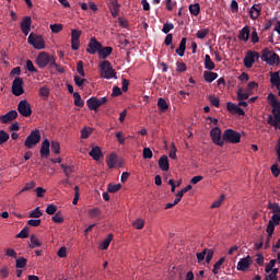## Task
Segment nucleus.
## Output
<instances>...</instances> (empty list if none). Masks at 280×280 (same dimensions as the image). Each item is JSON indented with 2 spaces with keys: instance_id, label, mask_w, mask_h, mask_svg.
Wrapping results in <instances>:
<instances>
[{
  "instance_id": "nucleus-1",
  "label": "nucleus",
  "mask_w": 280,
  "mask_h": 280,
  "mask_svg": "<svg viewBox=\"0 0 280 280\" xmlns=\"http://www.w3.org/2000/svg\"><path fill=\"white\" fill-rule=\"evenodd\" d=\"M268 101L270 106L272 107V115L268 116L267 124L269 126H273V128L280 130V102L277 100V95L270 93L268 95Z\"/></svg>"
},
{
  "instance_id": "nucleus-2",
  "label": "nucleus",
  "mask_w": 280,
  "mask_h": 280,
  "mask_svg": "<svg viewBox=\"0 0 280 280\" xmlns=\"http://www.w3.org/2000/svg\"><path fill=\"white\" fill-rule=\"evenodd\" d=\"M100 77L104 80H117V71L113 69L110 61L104 60L100 63Z\"/></svg>"
},
{
  "instance_id": "nucleus-3",
  "label": "nucleus",
  "mask_w": 280,
  "mask_h": 280,
  "mask_svg": "<svg viewBox=\"0 0 280 280\" xmlns=\"http://www.w3.org/2000/svg\"><path fill=\"white\" fill-rule=\"evenodd\" d=\"M260 58L262 62H267L269 67H275V65L280 63L279 55L268 48L262 49Z\"/></svg>"
},
{
  "instance_id": "nucleus-4",
  "label": "nucleus",
  "mask_w": 280,
  "mask_h": 280,
  "mask_svg": "<svg viewBox=\"0 0 280 280\" xmlns=\"http://www.w3.org/2000/svg\"><path fill=\"white\" fill-rule=\"evenodd\" d=\"M54 59V56H49L46 51H42L37 55L35 62L39 69H45V67H51Z\"/></svg>"
},
{
  "instance_id": "nucleus-5",
  "label": "nucleus",
  "mask_w": 280,
  "mask_h": 280,
  "mask_svg": "<svg viewBox=\"0 0 280 280\" xmlns=\"http://www.w3.org/2000/svg\"><path fill=\"white\" fill-rule=\"evenodd\" d=\"M38 143H40V130L35 129L26 137L24 145L28 150H32V148H34V145H38Z\"/></svg>"
},
{
  "instance_id": "nucleus-6",
  "label": "nucleus",
  "mask_w": 280,
  "mask_h": 280,
  "mask_svg": "<svg viewBox=\"0 0 280 280\" xmlns=\"http://www.w3.org/2000/svg\"><path fill=\"white\" fill-rule=\"evenodd\" d=\"M223 141L226 143H240L242 141V135L233 129H226L223 132Z\"/></svg>"
},
{
  "instance_id": "nucleus-7",
  "label": "nucleus",
  "mask_w": 280,
  "mask_h": 280,
  "mask_svg": "<svg viewBox=\"0 0 280 280\" xmlns=\"http://www.w3.org/2000/svg\"><path fill=\"white\" fill-rule=\"evenodd\" d=\"M27 43L32 45L34 49H45V38L35 33L28 35Z\"/></svg>"
},
{
  "instance_id": "nucleus-8",
  "label": "nucleus",
  "mask_w": 280,
  "mask_h": 280,
  "mask_svg": "<svg viewBox=\"0 0 280 280\" xmlns=\"http://www.w3.org/2000/svg\"><path fill=\"white\" fill-rule=\"evenodd\" d=\"M18 113L22 115V117H32V105L27 100H22L18 104Z\"/></svg>"
},
{
  "instance_id": "nucleus-9",
  "label": "nucleus",
  "mask_w": 280,
  "mask_h": 280,
  "mask_svg": "<svg viewBox=\"0 0 280 280\" xmlns=\"http://www.w3.org/2000/svg\"><path fill=\"white\" fill-rule=\"evenodd\" d=\"M12 93L15 97H21L23 93H25V89H23V78L18 77L12 82Z\"/></svg>"
},
{
  "instance_id": "nucleus-10",
  "label": "nucleus",
  "mask_w": 280,
  "mask_h": 280,
  "mask_svg": "<svg viewBox=\"0 0 280 280\" xmlns=\"http://www.w3.org/2000/svg\"><path fill=\"white\" fill-rule=\"evenodd\" d=\"M210 137L212 139V143L215 145H220V148L224 145V139L222 140V129H220V127L212 128L210 130Z\"/></svg>"
},
{
  "instance_id": "nucleus-11",
  "label": "nucleus",
  "mask_w": 280,
  "mask_h": 280,
  "mask_svg": "<svg viewBox=\"0 0 280 280\" xmlns=\"http://www.w3.org/2000/svg\"><path fill=\"white\" fill-rule=\"evenodd\" d=\"M260 57L261 55H259V52L257 51H253V50L247 51L244 58V66L246 67V69H250L253 65H255V60H259Z\"/></svg>"
},
{
  "instance_id": "nucleus-12",
  "label": "nucleus",
  "mask_w": 280,
  "mask_h": 280,
  "mask_svg": "<svg viewBox=\"0 0 280 280\" xmlns=\"http://www.w3.org/2000/svg\"><path fill=\"white\" fill-rule=\"evenodd\" d=\"M102 49V43L97 40V38L92 37L88 44L86 52L95 56V54H100Z\"/></svg>"
},
{
  "instance_id": "nucleus-13",
  "label": "nucleus",
  "mask_w": 280,
  "mask_h": 280,
  "mask_svg": "<svg viewBox=\"0 0 280 280\" xmlns=\"http://www.w3.org/2000/svg\"><path fill=\"white\" fill-rule=\"evenodd\" d=\"M275 226H279V218L272 214L266 229L267 235H269V237H272V235L275 234Z\"/></svg>"
},
{
  "instance_id": "nucleus-14",
  "label": "nucleus",
  "mask_w": 280,
  "mask_h": 280,
  "mask_svg": "<svg viewBox=\"0 0 280 280\" xmlns=\"http://www.w3.org/2000/svg\"><path fill=\"white\" fill-rule=\"evenodd\" d=\"M19 117V112L15 109L10 110L9 113L0 116L1 124H10V121H14Z\"/></svg>"
},
{
  "instance_id": "nucleus-15",
  "label": "nucleus",
  "mask_w": 280,
  "mask_h": 280,
  "mask_svg": "<svg viewBox=\"0 0 280 280\" xmlns=\"http://www.w3.org/2000/svg\"><path fill=\"white\" fill-rule=\"evenodd\" d=\"M250 264H253V259L250 258V256H247L237 262L236 268L241 272H245V270H248V268H250Z\"/></svg>"
},
{
  "instance_id": "nucleus-16",
  "label": "nucleus",
  "mask_w": 280,
  "mask_h": 280,
  "mask_svg": "<svg viewBox=\"0 0 280 280\" xmlns=\"http://www.w3.org/2000/svg\"><path fill=\"white\" fill-rule=\"evenodd\" d=\"M21 30L22 34L27 36L30 32L32 31V18L31 16H24L23 21L21 22Z\"/></svg>"
},
{
  "instance_id": "nucleus-17",
  "label": "nucleus",
  "mask_w": 280,
  "mask_h": 280,
  "mask_svg": "<svg viewBox=\"0 0 280 280\" xmlns=\"http://www.w3.org/2000/svg\"><path fill=\"white\" fill-rule=\"evenodd\" d=\"M50 145H51V143L49 142V139H45L42 142V148L39 150L42 159H49V154H50L49 148H50Z\"/></svg>"
},
{
  "instance_id": "nucleus-18",
  "label": "nucleus",
  "mask_w": 280,
  "mask_h": 280,
  "mask_svg": "<svg viewBox=\"0 0 280 280\" xmlns=\"http://www.w3.org/2000/svg\"><path fill=\"white\" fill-rule=\"evenodd\" d=\"M226 109H228L229 113H231L232 115H245L244 109H242V107L237 106L235 103L229 102V103L226 104Z\"/></svg>"
},
{
  "instance_id": "nucleus-19",
  "label": "nucleus",
  "mask_w": 280,
  "mask_h": 280,
  "mask_svg": "<svg viewBox=\"0 0 280 280\" xmlns=\"http://www.w3.org/2000/svg\"><path fill=\"white\" fill-rule=\"evenodd\" d=\"M86 106L89 110H97L102 106V103H100V98L92 96L86 101Z\"/></svg>"
},
{
  "instance_id": "nucleus-20",
  "label": "nucleus",
  "mask_w": 280,
  "mask_h": 280,
  "mask_svg": "<svg viewBox=\"0 0 280 280\" xmlns=\"http://www.w3.org/2000/svg\"><path fill=\"white\" fill-rule=\"evenodd\" d=\"M121 8V5L119 4L118 0H113L109 4V10L112 12V16L114 19H117L119 16V9Z\"/></svg>"
},
{
  "instance_id": "nucleus-21",
  "label": "nucleus",
  "mask_w": 280,
  "mask_h": 280,
  "mask_svg": "<svg viewBox=\"0 0 280 280\" xmlns=\"http://www.w3.org/2000/svg\"><path fill=\"white\" fill-rule=\"evenodd\" d=\"M248 38H250V27L244 26L238 33V40H243L244 43H248Z\"/></svg>"
},
{
  "instance_id": "nucleus-22",
  "label": "nucleus",
  "mask_w": 280,
  "mask_h": 280,
  "mask_svg": "<svg viewBox=\"0 0 280 280\" xmlns=\"http://www.w3.org/2000/svg\"><path fill=\"white\" fill-rule=\"evenodd\" d=\"M90 156H92V159L94 161H100V159L104 158V154L102 153V149L100 147H93L92 150L89 152Z\"/></svg>"
},
{
  "instance_id": "nucleus-23",
  "label": "nucleus",
  "mask_w": 280,
  "mask_h": 280,
  "mask_svg": "<svg viewBox=\"0 0 280 280\" xmlns=\"http://www.w3.org/2000/svg\"><path fill=\"white\" fill-rule=\"evenodd\" d=\"M159 167L162 170V172H168L170 171V160L167 159V155H162L159 160Z\"/></svg>"
},
{
  "instance_id": "nucleus-24",
  "label": "nucleus",
  "mask_w": 280,
  "mask_h": 280,
  "mask_svg": "<svg viewBox=\"0 0 280 280\" xmlns=\"http://www.w3.org/2000/svg\"><path fill=\"white\" fill-rule=\"evenodd\" d=\"M110 54H113V47L107 46V47H101V50H98V58H101L102 60H106V58H108V56H110Z\"/></svg>"
},
{
  "instance_id": "nucleus-25",
  "label": "nucleus",
  "mask_w": 280,
  "mask_h": 280,
  "mask_svg": "<svg viewBox=\"0 0 280 280\" xmlns=\"http://www.w3.org/2000/svg\"><path fill=\"white\" fill-rule=\"evenodd\" d=\"M249 14L250 19H253L254 21L259 19V16L261 15V7H259V4H254L250 8Z\"/></svg>"
},
{
  "instance_id": "nucleus-26",
  "label": "nucleus",
  "mask_w": 280,
  "mask_h": 280,
  "mask_svg": "<svg viewBox=\"0 0 280 280\" xmlns=\"http://www.w3.org/2000/svg\"><path fill=\"white\" fill-rule=\"evenodd\" d=\"M270 83L276 86V89H280V72H270Z\"/></svg>"
},
{
  "instance_id": "nucleus-27",
  "label": "nucleus",
  "mask_w": 280,
  "mask_h": 280,
  "mask_svg": "<svg viewBox=\"0 0 280 280\" xmlns=\"http://www.w3.org/2000/svg\"><path fill=\"white\" fill-rule=\"evenodd\" d=\"M187 49V38L183 37L178 48L175 50L176 54H178L180 56V58H183V56H185V50Z\"/></svg>"
},
{
  "instance_id": "nucleus-28",
  "label": "nucleus",
  "mask_w": 280,
  "mask_h": 280,
  "mask_svg": "<svg viewBox=\"0 0 280 280\" xmlns=\"http://www.w3.org/2000/svg\"><path fill=\"white\" fill-rule=\"evenodd\" d=\"M107 167L109 170H113L117 167V154L112 153L107 159H106Z\"/></svg>"
},
{
  "instance_id": "nucleus-29",
  "label": "nucleus",
  "mask_w": 280,
  "mask_h": 280,
  "mask_svg": "<svg viewBox=\"0 0 280 280\" xmlns=\"http://www.w3.org/2000/svg\"><path fill=\"white\" fill-rule=\"evenodd\" d=\"M113 242V234H108L107 237L101 242L100 249L101 250H107L108 246H110V243Z\"/></svg>"
},
{
  "instance_id": "nucleus-30",
  "label": "nucleus",
  "mask_w": 280,
  "mask_h": 280,
  "mask_svg": "<svg viewBox=\"0 0 280 280\" xmlns=\"http://www.w3.org/2000/svg\"><path fill=\"white\" fill-rule=\"evenodd\" d=\"M203 80H206L208 83H211L214 80H218V73L217 72H211V71H205L203 72Z\"/></svg>"
},
{
  "instance_id": "nucleus-31",
  "label": "nucleus",
  "mask_w": 280,
  "mask_h": 280,
  "mask_svg": "<svg viewBox=\"0 0 280 280\" xmlns=\"http://www.w3.org/2000/svg\"><path fill=\"white\" fill-rule=\"evenodd\" d=\"M205 69H207L208 71H213V69H215V63L209 55H206L205 57Z\"/></svg>"
},
{
  "instance_id": "nucleus-32",
  "label": "nucleus",
  "mask_w": 280,
  "mask_h": 280,
  "mask_svg": "<svg viewBox=\"0 0 280 280\" xmlns=\"http://www.w3.org/2000/svg\"><path fill=\"white\" fill-rule=\"evenodd\" d=\"M267 208L273 213V215H280L279 203L269 201Z\"/></svg>"
},
{
  "instance_id": "nucleus-33",
  "label": "nucleus",
  "mask_w": 280,
  "mask_h": 280,
  "mask_svg": "<svg viewBox=\"0 0 280 280\" xmlns=\"http://www.w3.org/2000/svg\"><path fill=\"white\" fill-rule=\"evenodd\" d=\"M188 10L191 16H198L200 14V3L189 4Z\"/></svg>"
},
{
  "instance_id": "nucleus-34",
  "label": "nucleus",
  "mask_w": 280,
  "mask_h": 280,
  "mask_svg": "<svg viewBox=\"0 0 280 280\" xmlns=\"http://www.w3.org/2000/svg\"><path fill=\"white\" fill-rule=\"evenodd\" d=\"M158 108H159V110H161V113H165V110H167V108H170V105L167 104V101H165V98L160 97L158 100Z\"/></svg>"
},
{
  "instance_id": "nucleus-35",
  "label": "nucleus",
  "mask_w": 280,
  "mask_h": 280,
  "mask_svg": "<svg viewBox=\"0 0 280 280\" xmlns=\"http://www.w3.org/2000/svg\"><path fill=\"white\" fill-rule=\"evenodd\" d=\"M31 243H30V248H38L40 246H43V243H40V241L38 240V237H36V235L32 234L31 235Z\"/></svg>"
},
{
  "instance_id": "nucleus-36",
  "label": "nucleus",
  "mask_w": 280,
  "mask_h": 280,
  "mask_svg": "<svg viewBox=\"0 0 280 280\" xmlns=\"http://www.w3.org/2000/svg\"><path fill=\"white\" fill-rule=\"evenodd\" d=\"M226 261V258L221 257L213 266L212 272L213 275H219L220 273V268H222V265Z\"/></svg>"
},
{
  "instance_id": "nucleus-37",
  "label": "nucleus",
  "mask_w": 280,
  "mask_h": 280,
  "mask_svg": "<svg viewBox=\"0 0 280 280\" xmlns=\"http://www.w3.org/2000/svg\"><path fill=\"white\" fill-rule=\"evenodd\" d=\"M73 100H74V106H79V108H82V106H84V101L82 100V96L80 95V93L74 92Z\"/></svg>"
},
{
  "instance_id": "nucleus-38",
  "label": "nucleus",
  "mask_w": 280,
  "mask_h": 280,
  "mask_svg": "<svg viewBox=\"0 0 280 280\" xmlns=\"http://www.w3.org/2000/svg\"><path fill=\"white\" fill-rule=\"evenodd\" d=\"M89 218L95 219L102 215V210L100 208H93L88 211Z\"/></svg>"
},
{
  "instance_id": "nucleus-39",
  "label": "nucleus",
  "mask_w": 280,
  "mask_h": 280,
  "mask_svg": "<svg viewBox=\"0 0 280 280\" xmlns=\"http://www.w3.org/2000/svg\"><path fill=\"white\" fill-rule=\"evenodd\" d=\"M248 97H250V93L249 92H244V90L240 89L237 91V100L240 102H243L244 100H248Z\"/></svg>"
},
{
  "instance_id": "nucleus-40",
  "label": "nucleus",
  "mask_w": 280,
  "mask_h": 280,
  "mask_svg": "<svg viewBox=\"0 0 280 280\" xmlns=\"http://www.w3.org/2000/svg\"><path fill=\"white\" fill-rule=\"evenodd\" d=\"M16 237L19 240H25V238L30 237V228L24 226V229L19 234H16Z\"/></svg>"
},
{
  "instance_id": "nucleus-41",
  "label": "nucleus",
  "mask_w": 280,
  "mask_h": 280,
  "mask_svg": "<svg viewBox=\"0 0 280 280\" xmlns=\"http://www.w3.org/2000/svg\"><path fill=\"white\" fill-rule=\"evenodd\" d=\"M121 189V184H108L107 190L109 194H117Z\"/></svg>"
},
{
  "instance_id": "nucleus-42",
  "label": "nucleus",
  "mask_w": 280,
  "mask_h": 280,
  "mask_svg": "<svg viewBox=\"0 0 280 280\" xmlns=\"http://www.w3.org/2000/svg\"><path fill=\"white\" fill-rule=\"evenodd\" d=\"M277 266V259H271L268 264L265 265V272L270 273L272 269Z\"/></svg>"
},
{
  "instance_id": "nucleus-43",
  "label": "nucleus",
  "mask_w": 280,
  "mask_h": 280,
  "mask_svg": "<svg viewBox=\"0 0 280 280\" xmlns=\"http://www.w3.org/2000/svg\"><path fill=\"white\" fill-rule=\"evenodd\" d=\"M77 73L81 75V78H85L86 73H84V62L82 60L77 63Z\"/></svg>"
},
{
  "instance_id": "nucleus-44",
  "label": "nucleus",
  "mask_w": 280,
  "mask_h": 280,
  "mask_svg": "<svg viewBox=\"0 0 280 280\" xmlns=\"http://www.w3.org/2000/svg\"><path fill=\"white\" fill-rule=\"evenodd\" d=\"M10 140V133L5 132L4 130H0V145L7 143Z\"/></svg>"
},
{
  "instance_id": "nucleus-45",
  "label": "nucleus",
  "mask_w": 280,
  "mask_h": 280,
  "mask_svg": "<svg viewBox=\"0 0 280 280\" xmlns=\"http://www.w3.org/2000/svg\"><path fill=\"white\" fill-rule=\"evenodd\" d=\"M50 148H51V152H54V154H60V142H58L56 140L51 141Z\"/></svg>"
},
{
  "instance_id": "nucleus-46",
  "label": "nucleus",
  "mask_w": 280,
  "mask_h": 280,
  "mask_svg": "<svg viewBox=\"0 0 280 280\" xmlns=\"http://www.w3.org/2000/svg\"><path fill=\"white\" fill-rule=\"evenodd\" d=\"M27 266V260L25 257H20L15 260V268H25Z\"/></svg>"
},
{
  "instance_id": "nucleus-47",
  "label": "nucleus",
  "mask_w": 280,
  "mask_h": 280,
  "mask_svg": "<svg viewBox=\"0 0 280 280\" xmlns=\"http://www.w3.org/2000/svg\"><path fill=\"white\" fill-rule=\"evenodd\" d=\"M57 211H58V207L54 203L48 205L46 208V213L48 215H55Z\"/></svg>"
},
{
  "instance_id": "nucleus-48",
  "label": "nucleus",
  "mask_w": 280,
  "mask_h": 280,
  "mask_svg": "<svg viewBox=\"0 0 280 280\" xmlns=\"http://www.w3.org/2000/svg\"><path fill=\"white\" fill-rule=\"evenodd\" d=\"M61 170H63L65 175L67 176V178H69V176H71V174L73 172V166H69L67 164H61Z\"/></svg>"
},
{
  "instance_id": "nucleus-49",
  "label": "nucleus",
  "mask_w": 280,
  "mask_h": 280,
  "mask_svg": "<svg viewBox=\"0 0 280 280\" xmlns=\"http://www.w3.org/2000/svg\"><path fill=\"white\" fill-rule=\"evenodd\" d=\"M43 211H40V208L37 207L33 211L30 212L28 218H42Z\"/></svg>"
},
{
  "instance_id": "nucleus-50",
  "label": "nucleus",
  "mask_w": 280,
  "mask_h": 280,
  "mask_svg": "<svg viewBox=\"0 0 280 280\" xmlns=\"http://www.w3.org/2000/svg\"><path fill=\"white\" fill-rule=\"evenodd\" d=\"M209 34V28L199 30L196 34V37L202 40L203 38H207Z\"/></svg>"
},
{
  "instance_id": "nucleus-51",
  "label": "nucleus",
  "mask_w": 280,
  "mask_h": 280,
  "mask_svg": "<svg viewBox=\"0 0 280 280\" xmlns=\"http://www.w3.org/2000/svg\"><path fill=\"white\" fill-rule=\"evenodd\" d=\"M52 222H55V224H62L65 222V218L62 217V213L57 212L54 217H52Z\"/></svg>"
},
{
  "instance_id": "nucleus-52",
  "label": "nucleus",
  "mask_w": 280,
  "mask_h": 280,
  "mask_svg": "<svg viewBox=\"0 0 280 280\" xmlns=\"http://www.w3.org/2000/svg\"><path fill=\"white\" fill-rule=\"evenodd\" d=\"M176 67L177 73H185V71H187V65H185V62L177 61Z\"/></svg>"
},
{
  "instance_id": "nucleus-53",
  "label": "nucleus",
  "mask_w": 280,
  "mask_h": 280,
  "mask_svg": "<svg viewBox=\"0 0 280 280\" xmlns=\"http://www.w3.org/2000/svg\"><path fill=\"white\" fill-rule=\"evenodd\" d=\"M224 198L225 196L224 195H221L219 197L218 200H215L212 205H211V209H218L219 207H222V202H224Z\"/></svg>"
},
{
  "instance_id": "nucleus-54",
  "label": "nucleus",
  "mask_w": 280,
  "mask_h": 280,
  "mask_svg": "<svg viewBox=\"0 0 280 280\" xmlns=\"http://www.w3.org/2000/svg\"><path fill=\"white\" fill-rule=\"evenodd\" d=\"M143 226H145V221H143V219H137L133 222V228L137 229L138 231H141V229H143Z\"/></svg>"
},
{
  "instance_id": "nucleus-55",
  "label": "nucleus",
  "mask_w": 280,
  "mask_h": 280,
  "mask_svg": "<svg viewBox=\"0 0 280 280\" xmlns=\"http://www.w3.org/2000/svg\"><path fill=\"white\" fill-rule=\"evenodd\" d=\"M51 68H56V71H58V73H65V67L58 65V63L56 62V58L52 59V63H50V69H51Z\"/></svg>"
},
{
  "instance_id": "nucleus-56",
  "label": "nucleus",
  "mask_w": 280,
  "mask_h": 280,
  "mask_svg": "<svg viewBox=\"0 0 280 280\" xmlns=\"http://www.w3.org/2000/svg\"><path fill=\"white\" fill-rule=\"evenodd\" d=\"M209 102L215 108H220V98L219 97L211 95V96H209Z\"/></svg>"
},
{
  "instance_id": "nucleus-57",
  "label": "nucleus",
  "mask_w": 280,
  "mask_h": 280,
  "mask_svg": "<svg viewBox=\"0 0 280 280\" xmlns=\"http://www.w3.org/2000/svg\"><path fill=\"white\" fill-rule=\"evenodd\" d=\"M26 69L27 71H30L31 73H37L38 70L36 69V67H34V62H32V60H26Z\"/></svg>"
},
{
  "instance_id": "nucleus-58",
  "label": "nucleus",
  "mask_w": 280,
  "mask_h": 280,
  "mask_svg": "<svg viewBox=\"0 0 280 280\" xmlns=\"http://www.w3.org/2000/svg\"><path fill=\"white\" fill-rule=\"evenodd\" d=\"M80 36H82V31L71 30V40H80Z\"/></svg>"
},
{
  "instance_id": "nucleus-59",
  "label": "nucleus",
  "mask_w": 280,
  "mask_h": 280,
  "mask_svg": "<svg viewBox=\"0 0 280 280\" xmlns=\"http://www.w3.org/2000/svg\"><path fill=\"white\" fill-rule=\"evenodd\" d=\"M257 86H259V84H257V82L252 81L247 84V89L246 91L250 93V95H253V91H255V89H257Z\"/></svg>"
},
{
  "instance_id": "nucleus-60",
  "label": "nucleus",
  "mask_w": 280,
  "mask_h": 280,
  "mask_svg": "<svg viewBox=\"0 0 280 280\" xmlns=\"http://www.w3.org/2000/svg\"><path fill=\"white\" fill-rule=\"evenodd\" d=\"M172 30H174V25L172 23H164L162 32L164 34H170V32H172Z\"/></svg>"
},
{
  "instance_id": "nucleus-61",
  "label": "nucleus",
  "mask_w": 280,
  "mask_h": 280,
  "mask_svg": "<svg viewBox=\"0 0 280 280\" xmlns=\"http://www.w3.org/2000/svg\"><path fill=\"white\" fill-rule=\"evenodd\" d=\"M50 30L52 34H60V31L62 30V24H51Z\"/></svg>"
},
{
  "instance_id": "nucleus-62",
  "label": "nucleus",
  "mask_w": 280,
  "mask_h": 280,
  "mask_svg": "<svg viewBox=\"0 0 280 280\" xmlns=\"http://www.w3.org/2000/svg\"><path fill=\"white\" fill-rule=\"evenodd\" d=\"M39 95L42 97H49V88H47L46 85L42 86L39 89Z\"/></svg>"
},
{
  "instance_id": "nucleus-63",
  "label": "nucleus",
  "mask_w": 280,
  "mask_h": 280,
  "mask_svg": "<svg viewBox=\"0 0 280 280\" xmlns=\"http://www.w3.org/2000/svg\"><path fill=\"white\" fill-rule=\"evenodd\" d=\"M213 249H208L207 248V253H206V262L211 264V259H213Z\"/></svg>"
},
{
  "instance_id": "nucleus-64",
  "label": "nucleus",
  "mask_w": 280,
  "mask_h": 280,
  "mask_svg": "<svg viewBox=\"0 0 280 280\" xmlns=\"http://www.w3.org/2000/svg\"><path fill=\"white\" fill-rule=\"evenodd\" d=\"M154 154L152 153V150L150 148L143 149V159H152Z\"/></svg>"
}]
</instances>
